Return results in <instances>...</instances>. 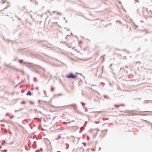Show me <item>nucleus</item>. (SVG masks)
Masks as SVG:
<instances>
[{
	"instance_id": "13d9d810",
	"label": "nucleus",
	"mask_w": 152,
	"mask_h": 152,
	"mask_svg": "<svg viewBox=\"0 0 152 152\" xmlns=\"http://www.w3.org/2000/svg\"><path fill=\"white\" fill-rule=\"evenodd\" d=\"M19 76H18L17 77V79H19Z\"/></svg>"
},
{
	"instance_id": "f704fd0d",
	"label": "nucleus",
	"mask_w": 152,
	"mask_h": 152,
	"mask_svg": "<svg viewBox=\"0 0 152 152\" xmlns=\"http://www.w3.org/2000/svg\"><path fill=\"white\" fill-rule=\"evenodd\" d=\"M22 108H20V110H15V112H16V111H19L20 110H22Z\"/></svg>"
},
{
	"instance_id": "49530a36",
	"label": "nucleus",
	"mask_w": 152,
	"mask_h": 152,
	"mask_svg": "<svg viewBox=\"0 0 152 152\" xmlns=\"http://www.w3.org/2000/svg\"><path fill=\"white\" fill-rule=\"evenodd\" d=\"M15 59H18V57H17V56L15 57Z\"/></svg>"
},
{
	"instance_id": "79ce46f5",
	"label": "nucleus",
	"mask_w": 152,
	"mask_h": 152,
	"mask_svg": "<svg viewBox=\"0 0 152 152\" xmlns=\"http://www.w3.org/2000/svg\"><path fill=\"white\" fill-rule=\"evenodd\" d=\"M44 92L45 94H46V91L45 90L44 91Z\"/></svg>"
},
{
	"instance_id": "bb28decb",
	"label": "nucleus",
	"mask_w": 152,
	"mask_h": 152,
	"mask_svg": "<svg viewBox=\"0 0 152 152\" xmlns=\"http://www.w3.org/2000/svg\"><path fill=\"white\" fill-rule=\"evenodd\" d=\"M10 118H11V119H12V118L13 117H14V115H12L11 116H10Z\"/></svg>"
},
{
	"instance_id": "9b49d317",
	"label": "nucleus",
	"mask_w": 152,
	"mask_h": 152,
	"mask_svg": "<svg viewBox=\"0 0 152 152\" xmlns=\"http://www.w3.org/2000/svg\"><path fill=\"white\" fill-rule=\"evenodd\" d=\"M1 152H7V150L6 149L4 150H1L0 151Z\"/></svg>"
},
{
	"instance_id": "4c0bfd02",
	"label": "nucleus",
	"mask_w": 152,
	"mask_h": 152,
	"mask_svg": "<svg viewBox=\"0 0 152 152\" xmlns=\"http://www.w3.org/2000/svg\"><path fill=\"white\" fill-rule=\"evenodd\" d=\"M41 101V100H39L38 101V104H40V103H39V102Z\"/></svg>"
},
{
	"instance_id": "c85d7f7f",
	"label": "nucleus",
	"mask_w": 152,
	"mask_h": 152,
	"mask_svg": "<svg viewBox=\"0 0 152 152\" xmlns=\"http://www.w3.org/2000/svg\"><path fill=\"white\" fill-rule=\"evenodd\" d=\"M25 101H23L20 103L21 104H25Z\"/></svg>"
},
{
	"instance_id": "f8f14e48",
	"label": "nucleus",
	"mask_w": 152,
	"mask_h": 152,
	"mask_svg": "<svg viewBox=\"0 0 152 152\" xmlns=\"http://www.w3.org/2000/svg\"><path fill=\"white\" fill-rule=\"evenodd\" d=\"M149 102L150 101L149 100H145L144 101V102L146 104L149 103Z\"/></svg>"
},
{
	"instance_id": "ddd939ff",
	"label": "nucleus",
	"mask_w": 152,
	"mask_h": 152,
	"mask_svg": "<svg viewBox=\"0 0 152 152\" xmlns=\"http://www.w3.org/2000/svg\"><path fill=\"white\" fill-rule=\"evenodd\" d=\"M80 103H81V104H82V106H83V107L84 106H85V103H83V102H80Z\"/></svg>"
},
{
	"instance_id": "c9c22d12",
	"label": "nucleus",
	"mask_w": 152,
	"mask_h": 152,
	"mask_svg": "<svg viewBox=\"0 0 152 152\" xmlns=\"http://www.w3.org/2000/svg\"><path fill=\"white\" fill-rule=\"evenodd\" d=\"M2 1L3 2L2 4H4L6 2V1H4L3 0H2Z\"/></svg>"
},
{
	"instance_id": "bf43d9fd",
	"label": "nucleus",
	"mask_w": 152,
	"mask_h": 152,
	"mask_svg": "<svg viewBox=\"0 0 152 152\" xmlns=\"http://www.w3.org/2000/svg\"><path fill=\"white\" fill-rule=\"evenodd\" d=\"M43 102L45 103H46L47 102L46 101H43Z\"/></svg>"
},
{
	"instance_id": "37998d69",
	"label": "nucleus",
	"mask_w": 152,
	"mask_h": 152,
	"mask_svg": "<svg viewBox=\"0 0 152 152\" xmlns=\"http://www.w3.org/2000/svg\"><path fill=\"white\" fill-rule=\"evenodd\" d=\"M39 113H40V114H42V112L41 111H39Z\"/></svg>"
},
{
	"instance_id": "9d476101",
	"label": "nucleus",
	"mask_w": 152,
	"mask_h": 152,
	"mask_svg": "<svg viewBox=\"0 0 152 152\" xmlns=\"http://www.w3.org/2000/svg\"><path fill=\"white\" fill-rule=\"evenodd\" d=\"M3 65H4V66H7V67H10V66H9V65H7L5 63H3Z\"/></svg>"
},
{
	"instance_id": "8fccbe9b",
	"label": "nucleus",
	"mask_w": 152,
	"mask_h": 152,
	"mask_svg": "<svg viewBox=\"0 0 152 152\" xmlns=\"http://www.w3.org/2000/svg\"><path fill=\"white\" fill-rule=\"evenodd\" d=\"M56 12V11H54L53 12V13H54Z\"/></svg>"
},
{
	"instance_id": "09e8293b",
	"label": "nucleus",
	"mask_w": 152,
	"mask_h": 152,
	"mask_svg": "<svg viewBox=\"0 0 152 152\" xmlns=\"http://www.w3.org/2000/svg\"><path fill=\"white\" fill-rule=\"evenodd\" d=\"M118 2L120 4H121V1H119Z\"/></svg>"
},
{
	"instance_id": "6ab92c4d",
	"label": "nucleus",
	"mask_w": 152,
	"mask_h": 152,
	"mask_svg": "<svg viewBox=\"0 0 152 152\" xmlns=\"http://www.w3.org/2000/svg\"><path fill=\"white\" fill-rule=\"evenodd\" d=\"M15 17H16L19 20H21V19L19 17H18V16H15Z\"/></svg>"
},
{
	"instance_id": "ea45409f",
	"label": "nucleus",
	"mask_w": 152,
	"mask_h": 152,
	"mask_svg": "<svg viewBox=\"0 0 152 152\" xmlns=\"http://www.w3.org/2000/svg\"><path fill=\"white\" fill-rule=\"evenodd\" d=\"M5 143V142H2V143H1V145H4V143Z\"/></svg>"
},
{
	"instance_id": "c03bdc74",
	"label": "nucleus",
	"mask_w": 152,
	"mask_h": 152,
	"mask_svg": "<svg viewBox=\"0 0 152 152\" xmlns=\"http://www.w3.org/2000/svg\"><path fill=\"white\" fill-rule=\"evenodd\" d=\"M36 144V141H34L33 144Z\"/></svg>"
},
{
	"instance_id": "6e6552de",
	"label": "nucleus",
	"mask_w": 152,
	"mask_h": 152,
	"mask_svg": "<svg viewBox=\"0 0 152 152\" xmlns=\"http://www.w3.org/2000/svg\"><path fill=\"white\" fill-rule=\"evenodd\" d=\"M37 146V145L35 144H33V148L34 149H35Z\"/></svg>"
},
{
	"instance_id": "7ed1b4c3",
	"label": "nucleus",
	"mask_w": 152,
	"mask_h": 152,
	"mask_svg": "<svg viewBox=\"0 0 152 152\" xmlns=\"http://www.w3.org/2000/svg\"><path fill=\"white\" fill-rule=\"evenodd\" d=\"M19 62L20 63H23L24 64H25L26 63L25 62H23V59H20L19 60Z\"/></svg>"
},
{
	"instance_id": "2f4dec72",
	"label": "nucleus",
	"mask_w": 152,
	"mask_h": 152,
	"mask_svg": "<svg viewBox=\"0 0 152 152\" xmlns=\"http://www.w3.org/2000/svg\"><path fill=\"white\" fill-rule=\"evenodd\" d=\"M81 94L83 95H84V93H83V91L82 90V93H81Z\"/></svg>"
},
{
	"instance_id": "0e129e2a",
	"label": "nucleus",
	"mask_w": 152,
	"mask_h": 152,
	"mask_svg": "<svg viewBox=\"0 0 152 152\" xmlns=\"http://www.w3.org/2000/svg\"><path fill=\"white\" fill-rule=\"evenodd\" d=\"M57 13H58V15L60 14L61 13L60 12H58Z\"/></svg>"
},
{
	"instance_id": "052dcab7",
	"label": "nucleus",
	"mask_w": 152,
	"mask_h": 152,
	"mask_svg": "<svg viewBox=\"0 0 152 152\" xmlns=\"http://www.w3.org/2000/svg\"><path fill=\"white\" fill-rule=\"evenodd\" d=\"M4 121V120H0L1 122H2V121Z\"/></svg>"
},
{
	"instance_id": "4d7b16f0",
	"label": "nucleus",
	"mask_w": 152,
	"mask_h": 152,
	"mask_svg": "<svg viewBox=\"0 0 152 152\" xmlns=\"http://www.w3.org/2000/svg\"><path fill=\"white\" fill-rule=\"evenodd\" d=\"M30 128L31 129H33V127H32V126H31L30 127Z\"/></svg>"
},
{
	"instance_id": "f03ea898",
	"label": "nucleus",
	"mask_w": 152,
	"mask_h": 152,
	"mask_svg": "<svg viewBox=\"0 0 152 152\" xmlns=\"http://www.w3.org/2000/svg\"><path fill=\"white\" fill-rule=\"evenodd\" d=\"M26 95L27 96H31L32 95V93L30 91H28L27 92V93L26 94Z\"/></svg>"
},
{
	"instance_id": "5fc2aeb1",
	"label": "nucleus",
	"mask_w": 152,
	"mask_h": 152,
	"mask_svg": "<svg viewBox=\"0 0 152 152\" xmlns=\"http://www.w3.org/2000/svg\"><path fill=\"white\" fill-rule=\"evenodd\" d=\"M56 117V116H55L53 118V119Z\"/></svg>"
},
{
	"instance_id": "e2e57ef3",
	"label": "nucleus",
	"mask_w": 152,
	"mask_h": 152,
	"mask_svg": "<svg viewBox=\"0 0 152 152\" xmlns=\"http://www.w3.org/2000/svg\"><path fill=\"white\" fill-rule=\"evenodd\" d=\"M51 101H52V99H50V102H51Z\"/></svg>"
},
{
	"instance_id": "680f3d73",
	"label": "nucleus",
	"mask_w": 152,
	"mask_h": 152,
	"mask_svg": "<svg viewBox=\"0 0 152 152\" xmlns=\"http://www.w3.org/2000/svg\"><path fill=\"white\" fill-rule=\"evenodd\" d=\"M30 0V1L31 2H33V0Z\"/></svg>"
},
{
	"instance_id": "39448f33",
	"label": "nucleus",
	"mask_w": 152,
	"mask_h": 152,
	"mask_svg": "<svg viewBox=\"0 0 152 152\" xmlns=\"http://www.w3.org/2000/svg\"><path fill=\"white\" fill-rule=\"evenodd\" d=\"M10 68L13 69H16V70H17L18 71H19V69H17V68H15L14 66H10Z\"/></svg>"
},
{
	"instance_id": "0eeeda50",
	"label": "nucleus",
	"mask_w": 152,
	"mask_h": 152,
	"mask_svg": "<svg viewBox=\"0 0 152 152\" xmlns=\"http://www.w3.org/2000/svg\"><path fill=\"white\" fill-rule=\"evenodd\" d=\"M145 121L146 122H147L149 123V125L151 127V128L152 129V123L147 120H145Z\"/></svg>"
},
{
	"instance_id": "20e7f679",
	"label": "nucleus",
	"mask_w": 152,
	"mask_h": 152,
	"mask_svg": "<svg viewBox=\"0 0 152 152\" xmlns=\"http://www.w3.org/2000/svg\"><path fill=\"white\" fill-rule=\"evenodd\" d=\"M103 96L106 99H110V98L107 95H103Z\"/></svg>"
},
{
	"instance_id": "864d4df0",
	"label": "nucleus",
	"mask_w": 152,
	"mask_h": 152,
	"mask_svg": "<svg viewBox=\"0 0 152 152\" xmlns=\"http://www.w3.org/2000/svg\"><path fill=\"white\" fill-rule=\"evenodd\" d=\"M13 61H16V59H13Z\"/></svg>"
},
{
	"instance_id": "473e14b6",
	"label": "nucleus",
	"mask_w": 152,
	"mask_h": 152,
	"mask_svg": "<svg viewBox=\"0 0 152 152\" xmlns=\"http://www.w3.org/2000/svg\"><path fill=\"white\" fill-rule=\"evenodd\" d=\"M6 9V7H5V8H4L3 10H0V12H1V11H4V10L5 9Z\"/></svg>"
},
{
	"instance_id": "5701e85b",
	"label": "nucleus",
	"mask_w": 152,
	"mask_h": 152,
	"mask_svg": "<svg viewBox=\"0 0 152 152\" xmlns=\"http://www.w3.org/2000/svg\"><path fill=\"white\" fill-rule=\"evenodd\" d=\"M7 41L8 42H12V41L11 40H9V39H7Z\"/></svg>"
},
{
	"instance_id": "4468645a",
	"label": "nucleus",
	"mask_w": 152,
	"mask_h": 152,
	"mask_svg": "<svg viewBox=\"0 0 152 152\" xmlns=\"http://www.w3.org/2000/svg\"><path fill=\"white\" fill-rule=\"evenodd\" d=\"M121 7H122V8L123 9V11L124 12H125L126 13V10L122 6Z\"/></svg>"
},
{
	"instance_id": "412c9836",
	"label": "nucleus",
	"mask_w": 152,
	"mask_h": 152,
	"mask_svg": "<svg viewBox=\"0 0 152 152\" xmlns=\"http://www.w3.org/2000/svg\"><path fill=\"white\" fill-rule=\"evenodd\" d=\"M26 81V80H22L21 82H20L19 84H20L21 83H23V82H24V81Z\"/></svg>"
},
{
	"instance_id": "a18cd8bd",
	"label": "nucleus",
	"mask_w": 152,
	"mask_h": 152,
	"mask_svg": "<svg viewBox=\"0 0 152 152\" xmlns=\"http://www.w3.org/2000/svg\"><path fill=\"white\" fill-rule=\"evenodd\" d=\"M1 126H5L4 124H2L1 125Z\"/></svg>"
},
{
	"instance_id": "6e6d98bb",
	"label": "nucleus",
	"mask_w": 152,
	"mask_h": 152,
	"mask_svg": "<svg viewBox=\"0 0 152 152\" xmlns=\"http://www.w3.org/2000/svg\"><path fill=\"white\" fill-rule=\"evenodd\" d=\"M145 41H147V39H145Z\"/></svg>"
},
{
	"instance_id": "393cba45",
	"label": "nucleus",
	"mask_w": 152,
	"mask_h": 152,
	"mask_svg": "<svg viewBox=\"0 0 152 152\" xmlns=\"http://www.w3.org/2000/svg\"><path fill=\"white\" fill-rule=\"evenodd\" d=\"M29 102L30 104H34V102H31V101H30Z\"/></svg>"
},
{
	"instance_id": "2eb2a0df",
	"label": "nucleus",
	"mask_w": 152,
	"mask_h": 152,
	"mask_svg": "<svg viewBox=\"0 0 152 152\" xmlns=\"http://www.w3.org/2000/svg\"><path fill=\"white\" fill-rule=\"evenodd\" d=\"M54 88L53 87H51V91H54Z\"/></svg>"
},
{
	"instance_id": "f3484780",
	"label": "nucleus",
	"mask_w": 152,
	"mask_h": 152,
	"mask_svg": "<svg viewBox=\"0 0 152 152\" xmlns=\"http://www.w3.org/2000/svg\"><path fill=\"white\" fill-rule=\"evenodd\" d=\"M85 129V127H84L83 126H82L80 128V130H83V129Z\"/></svg>"
},
{
	"instance_id": "a878e982",
	"label": "nucleus",
	"mask_w": 152,
	"mask_h": 152,
	"mask_svg": "<svg viewBox=\"0 0 152 152\" xmlns=\"http://www.w3.org/2000/svg\"><path fill=\"white\" fill-rule=\"evenodd\" d=\"M83 145L84 146H86V143L85 142H83Z\"/></svg>"
},
{
	"instance_id": "603ef678",
	"label": "nucleus",
	"mask_w": 152,
	"mask_h": 152,
	"mask_svg": "<svg viewBox=\"0 0 152 152\" xmlns=\"http://www.w3.org/2000/svg\"><path fill=\"white\" fill-rule=\"evenodd\" d=\"M128 113L129 114V113ZM130 115H132V114H130Z\"/></svg>"
},
{
	"instance_id": "f257e3e1",
	"label": "nucleus",
	"mask_w": 152,
	"mask_h": 152,
	"mask_svg": "<svg viewBox=\"0 0 152 152\" xmlns=\"http://www.w3.org/2000/svg\"><path fill=\"white\" fill-rule=\"evenodd\" d=\"M77 77V75H74L72 72L69 73L66 75V77L68 79H75Z\"/></svg>"
},
{
	"instance_id": "7c9ffc66",
	"label": "nucleus",
	"mask_w": 152,
	"mask_h": 152,
	"mask_svg": "<svg viewBox=\"0 0 152 152\" xmlns=\"http://www.w3.org/2000/svg\"><path fill=\"white\" fill-rule=\"evenodd\" d=\"M19 71L20 72H23V73H24V72L22 70H19Z\"/></svg>"
},
{
	"instance_id": "423d86ee",
	"label": "nucleus",
	"mask_w": 152,
	"mask_h": 152,
	"mask_svg": "<svg viewBox=\"0 0 152 152\" xmlns=\"http://www.w3.org/2000/svg\"><path fill=\"white\" fill-rule=\"evenodd\" d=\"M76 106V104H74L73 105V106H72V105H71L70 106V107L72 108V109H74L75 110V108L74 107V106Z\"/></svg>"
},
{
	"instance_id": "69168bd1",
	"label": "nucleus",
	"mask_w": 152,
	"mask_h": 152,
	"mask_svg": "<svg viewBox=\"0 0 152 152\" xmlns=\"http://www.w3.org/2000/svg\"><path fill=\"white\" fill-rule=\"evenodd\" d=\"M41 108H42V109H43V110L44 109V108L43 107H40Z\"/></svg>"
},
{
	"instance_id": "a19ab883",
	"label": "nucleus",
	"mask_w": 152,
	"mask_h": 152,
	"mask_svg": "<svg viewBox=\"0 0 152 152\" xmlns=\"http://www.w3.org/2000/svg\"><path fill=\"white\" fill-rule=\"evenodd\" d=\"M7 129H5L4 132H7Z\"/></svg>"
},
{
	"instance_id": "58836bf2",
	"label": "nucleus",
	"mask_w": 152,
	"mask_h": 152,
	"mask_svg": "<svg viewBox=\"0 0 152 152\" xmlns=\"http://www.w3.org/2000/svg\"><path fill=\"white\" fill-rule=\"evenodd\" d=\"M9 115V113H6V116H8V115Z\"/></svg>"
},
{
	"instance_id": "1a4fd4ad",
	"label": "nucleus",
	"mask_w": 152,
	"mask_h": 152,
	"mask_svg": "<svg viewBox=\"0 0 152 152\" xmlns=\"http://www.w3.org/2000/svg\"><path fill=\"white\" fill-rule=\"evenodd\" d=\"M65 145L66 146V149H68V148H69V144L68 143H66L65 144Z\"/></svg>"
},
{
	"instance_id": "4be33fe9",
	"label": "nucleus",
	"mask_w": 152,
	"mask_h": 152,
	"mask_svg": "<svg viewBox=\"0 0 152 152\" xmlns=\"http://www.w3.org/2000/svg\"><path fill=\"white\" fill-rule=\"evenodd\" d=\"M99 122H100L99 121H95L94 122V123L96 124H98L99 123Z\"/></svg>"
},
{
	"instance_id": "de8ad7c7",
	"label": "nucleus",
	"mask_w": 152,
	"mask_h": 152,
	"mask_svg": "<svg viewBox=\"0 0 152 152\" xmlns=\"http://www.w3.org/2000/svg\"><path fill=\"white\" fill-rule=\"evenodd\" d=\"M23 49H21V50H23ZM21 50V49H18V51H19V50Z\"/></svg>"
},
{
	"instance_id": "72a5a7b5",
	"label": "nucleus",
	"mask_w": 152,
	"mask_h": 152,
	"mask_svg": "<svg viewBox=\"0 0 152 152\" xmlns=\"http://www.w3.org/2000/svg\"><path fill=\"white\" fill-rule=\"evenodd\" d=\"M87 139L88 140H89L90 138L88 136H87Z\"/></svg>"
},
{
	"instance_id": "cd10ccee",
	"label": "nucleus",
	"mask_w": 152,
	"mask_h": 152,
	"mask_svg": "<svg viewBox=\"0 0 152 152\" xmlns=\"http://www.w3.org/2000/svg\"><path fill=\"white\" fill-rule=\"evenodd\" d=\"M113 64H111L110 66V67L112 69H113L112 67H111V66L113 65Z\"/></svg>"
},
{
	"instance_id": "c756f323",
	"label": "nucleus",
	"mask_w": 152,
	"mask_h": 152,
	"mask_svg": "<svg viewBox=\"0 0 152 152\" xmlns=\"http://www.w3.org/2000/svg\"><path fill=\"white\" fill-rule=\"evenodd\" d=\"M119 105H120V106H125V105L124 104H120Z\"/></svg>"
},
{
	"instance_id": "a211bd4d",
	"label": "nucleus",
	"mask_w": 152,
	"mask_h": 152,
	"mask_svg": "<svg viewBox=\"0 0 152 152\" xmlns=\"http://www.w3.org/2000/svg\"><path fill=\"white\" fill-rule=\"evenodd\" d=\"M114 106L115 107H119L120 106V105H117V104H115Z\"/></svg>"
},
{
	"instance_id": "338daca9",
	"label": "nucleus",
	"mask_w": 152,
	"mask_h": 152,
	"mask_svg": "<svg viewBox=\"0 0 152 152\" xmlns=\"http://www.w3.org/2000/svg\"><path fill=\"white\" fill-rule=\"evenodd\" d=\"M4 41H6V39H5V38H4Z\"/></svg>"
},
{
	"instance_id": "3c124183",
	"label": "nucleus",
	"mask_w": 152,
	"mask_h": 152,
	"mask_svg": "<svg viewBox=\"0 0 152 152\" xmlns=\"http://www.w3.org/2000/svg\"><path fill=\"white\" fill-rule=\"evenodd\" d=\"M40 150H41L42 151V150H43V149L42 148H40Z\"/></svg>"
},
{
	"instance_id": "e433bc0d",
	"label": "nucleus",
	"mask_w": 152,
	"mask_h": 152,
	"mask_svg": "<svg viewBox=\"0 0 152 152\" xmlns=\"http://www.w3.org/2000/svg\"><path fill=\"white\" fill-rule=\"evenodd\" d=\"M38 89H39V88L38 87H37L36 88V89L37 90H38Z\"/></svg>"
},
{
	"instance_id": "774afa93",
	"label": "nucleus",
	"mask_w": 152,
	"mask_h": 152,
	"mask_svg": "<svg viewBox=\"0 0 152 152\" xmlns=\"http://www.w3.org/2000/svg\"><path fill=\"white\" fill-rule=\"evenodd\" d=\"M58 137H59V138H60L61 137V136L60 135H59Z\"/></svg>"
},
{
	"instance_id": "aec40b11",
	"label": "nucleus",
	"mask_w": 152,
	"mask_h": 152,
	"mask_svg": "<svg viewBox=\"0 0 152 152\" xmlns=\"http://www.w3.org/2000/svg\"><path fill=\"white\" fill-rule=\"evenodd\" d=\"M116 22L119 23L121 24H122V23L121 22V21L119 20H117L116 21Z\"/></svg>"
},
{
	"instance_id": "b1692460",
	"label": "nucleus",
	"mask_w": 152,
	"mask_h": 152,
	"mask_svg": "<svg viewBox=\"0 0 152 152\" xmlns=\"http://www.w3.org/2000/svg\"><path fill=\"white\" fill-rule=\"evenodd\" d=\"M34 111L35 112H37V113H39V111H38L37 110V109H34Z\"/></svg>"
},
{
	"instance_id": "dca6fc26",
	"label": "nucleus",
	"mask_w": 152,
	"mask_h": 152,
	"mask_svg": "<svg viewBox=\"0 0 152 152\" xmlns=\"http://www.w3.org/2000/svg\"><path fill=\"white\" fill-rule=\"evenodd\" d=\"M34 82H37V80L36 78V77H34Z\"/></svg>"
}]
</instances>
